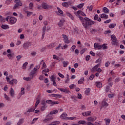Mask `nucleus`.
I'll return each instance as SVG.
<instances>
[{"label":"nucleus","mask_w":125,"mask_h":125,"mask_svg":"<svg viewBox=\"0 0 125 125\" xmlns=\"http://www.w3.org/2000/svg\"><path fill=\"white\" fill-rule=\"evenodd\" d=\"M42 8H43V9H46V10L49 9V8H51L52 7L51 5L47 4V3H42Z\"/></svg>","instance_id":"obj_4"},{"label":"nucleus","mask_w":125,"mask_h":125,"mask_svg":"<svg viewBox=\"0 0 125 125\" xmlns=\"http://www.w3.org/2000/svg\"><path fill=\"white\" fill-rule=\"evenodd\" d=\"M56 46V44L55 43H51L49 45H47V47L48 48H53V47H55Z\"/></svg>","instance_id":"obj_19"},{"label":"nucleus","mask_w":125,"mask_h":125,"mask_svg":"<svg viewBox=\"0 0 125 125\" xmlns=\"http://www.w3.org/2000/svg\"><path fill=\"white\" fill-rule=\"evenodd\" d=\"M58 75L60 77V78H62V79H64V78H65V76H64L63 74L61 73H58Z\"/></svg>","instance_id":"obj_64"},{"label":"nucleus","mask_w":125,"mask_h":125,"mask_svg":"<svg viewBox=\"0 0 125 125\" xmlns=\"http://www.w3.org/2000/svg\"><path fill=\"white\" fill-rule=\"evenodd\" d=\"M83 5H84V3H81L77 6V7H78V8H82Z\"/></svg>","instance_id":"obj_56"},{"label":"nucleus","mask_w":125,"mask_h":125,"mask_svg":"<svg viewBox=\"0 0 125 125\" xmlns=\"http://www.w3.org/2000/svg\"><path fill=\"white\" fill-rule=\"evenodd\" d=\"M10 24H15L16 23V21H17V19L14 17H11L10 18Z\"/></svg>","instance_id":"obj_10"},{"label":"nucleus","mask_w":125,"mask_h":125,"mask_svg":"<svg viewBox=\"0 0 125 125\" xmlns=\"http://www.w3.org/2000/svg\"><path fill=\"white\" fill-rule=\"evenodd\" d=\"M13 54L9 53L7 54V57H8L9 59L12 60L13 56Z\"/></svg>","instance_id":"obj_38"},{"label":"nucleus","mask_w":125,"mask_h":125,"mask_svg":"<svg viewBox=\"0 0 125 125\" xmlns=\"http://www.w3.org/2000/svg\"><path fill=\"white\" fill-rule=\"evenodd\" d=\"M89 92H90V88H88L85 90V93L86 95H88V93H89Z\"/></svg>","instance_id":"obj_48"},{"label":"nucleus","mask_w":125,"mask_h":125,"mask_svg":"<svg viewBox=\"0 0 125 125\" xmlns=\"http://www.w3.org/2000/svg\"><path fill=\"white\" fill-rule=\"evenodd\" d=\"M10 93V95H11V96H12V97H13V96H14V89H13V88H11Z\"/></svg>","instance_id":"obj_30"},{"label":"nucleus","mask_w":125,"mask_h":125,"mask_svg":"<svg viewBox=\"0 0 125 125\" xmlns=\"http://www.w3.org/2000/svg\"><path fill=\"white\" fill-rule=\"evenodd\" d=\"M28 65V62H25L22 65V69L23 70H25L26 69V67H27V65Z\"/></svg>","instance_id":"obj_40"},{"label":"nucleus","mask_w":125,"mask_h":125,"mask_svg":"<svg viewBox=\"0 0 125 125\" xmlns=\"http://www.w3.org/2000/svg\"><path fill=\"white\" fill-rule=\"evenodd\" d=\"M72 4V3L71 1H68V2H63L62 3V5L63 6V7H69V5H71Z\"/></svg>","instance_id":"obj_13"},{"label":"nucleus","mask_w":125,"mask_h":125,"mask_svg":"<svg viewBox=\"0 0 125 125\" xmlns=\"http://www.w3.org/2000/svg\"><path fill=\"white\" fill-rule=\"evenodd\" d=\"M16 58L17 59V61H20V59L22 58V56L18 55L16 57Z\"/></svg>","instance_id":"obj_53"},{"label":"nucleus","mask_w":125,"mask_h":125,"mask_svg":"<svg viewBox=\"0 0 125 125\" xmlns=\"http://www.w3.org/2000/svg\"><path fill=\"white\" fill-rule=\"evenodd\" d=\"M104 13H109V9H108V8L106 7H104Z\"/></svg>","instance_id":"obj_29"},{"label":"nucleus","mask_w":125,"mask_h":125,"mask_svg":"<svg viewBox=\"0 0 125 125\" xmlns=\"http://www.w3.org/2000/svg\"><path fill=\"white\" fill-rule=\"evenodd\" d=\"M108 103H107V102H105V101H103L102 103V105L101 107V109H102V108H103V107H108Z\"/></svg>","instance_id":"obj_17"},{"label":"nucleus","mask_w":125,"mask_h":125,"mask_svg":"<svg viewBox=\"0 0 125 125\" xmlns=\"http://www.w3.org/2000/svg\"><path fill=\"white\" fill-rule=\"evenodd\" d=\"M25 13H26L27 14V16L28 17H30V16L32 15V14H33V12H29V11H25Z\"/></svg>","instance_id":"obj_39"},{"label":"nucleus","mask_w":125,"mask_h":125,"mask_svg":"<svg viewBox=\"0 0 125 125\" xmlns=\"http://www.w3.org/2000/svg\"><path fill=\"white\" fill-rule=\"evenodd\" d=\"M90 32L92 34H93V33H96V32H97V30L92 28L91 29Z\"/></svg>","instance_id":"obj_55"},{"label":"nucleus","mask_w":125,"mask_h":125,"mask_svg":"<svg viewBox=\"0 0 125 125\" xmlns=\"http://www.w3.org/2000/svg\"><path fill=\"white\" fill-rule=\"evenodd\" d=\"M15 2H16V4L13 7V9H16L18 6H22V3L20 0H15Z\"/></svg>","instance_id":"obj_3"},{"label":"nucleus","mask_w":125,"mask_h":125,"mask_svg":"<svg viewBox=\"0 0 125 125\" xmlns=\"http://www.w3.org/2000/svg\"><path fill=\"white\" fill-rule=\"evenodd\" d=\"M75 49H76V45H73L71 48H70V50L71 51H74V50H75Z\"/></svg>","instance_id":"obj_54"},{"label":"nucleus","mask_w":125,"mask_h":125,"mask_svg":"<svg viewBox=\"0 0 125 125\" xmlns=\"http://www.w3.org/2000/svg\"><path fill=\"white\" fill-rule=\"evenodd\" d=\"M62 37L63 38V41L65 43H70V41L68 38V36L65 34H62Z\"/></svg>","instance_id":"obj_8"},{"label":"nucleus","mask_w":125,"mask_h":125,"mask_svg":"<svg viewBox=\"0 0 125 125\" xmlns=\"http://www.w3.org/2000/svg\"><path fill=\"white\" fill-rule=\"evenodd\" d=\"M25 89L23 87L21 88V95H23V94H25V91H24Z\"/></svg>","instance_id":"obj_44"},{"label":"nucleus","mask_w":125,"mask_h":125,"mask_svg":"<svg viewBox=\"0 0 125 125\" xmlns=\"http://www.w3.org/2000/svg\"><path fill=\"white\" fill-rule=\"evenodd\" d=\"M45 31H46V26H44L42 28V40H43L44 39V35H45Z\"/></svg>","instance_id":"obj_15"},{"label":"nucleus","mask_w":125,"mask_h":125,"mask_svg":"<svg viewBox=\"0 0 125 125\" xmlns=\"http://www.w3.org/2000/svg\"><path fill=\"white\" fill-rule=\"evenodd\" d=\"M87 9H89V11H92V9L93 8V6L91 5L90 6L87 7Z\"/></svg>","instance_id":"obj_51"},{"label":"nucleus","mask_w":125,"mask_h":125,"mask_svg":"<svg viewBox=\"0 0 125 125\" xmlns=\"http://www.w3.org/2000/svg\"><path fill=\"white\" fill-rule=\"evenodd\" d=\"M51 120H52V118L51 117H50V118H48V115L47 116V118L43 120V122L44 123H47V122H50V121H51Z\"/></svg>","instance_id":"obj_23"},{"label":"nucleus","mask_w":125,"mask_h":125,"mask_svg":"<svg viewBox=\"0 0 125 125\" xmlns=\"http://www.w3.org/2000/svg\"><path fill=\"white\" fill-rule=\"evenodd\" d=\"M4 98L6 99V100H7L8 101H10V98H9L8 96L6 95V94H4Z\"/></svg>","instance_id":"obj_43"},{"label":"nucleus","mask_w":125,"mask_h":125,"mask_svg":"<svg viewBox=\"0 0 125 125\" xmlns=\"http://www.w3.org/2000/svg\"><path fill=\"white\" fill-rule=\"evenodd\" d=\"M46 103L51 104V106H53V105L58 104V102H53L51 100H47L46 101Z\"/></svg>","instance_id":"obj_5"},{"label":"nucleus","mask_w":125,"mask_h":125,"mask_svg":"<svg viewBox=\"0 0 125 125\" xmlns=\"http://www.w3.org/2000/svg\"><path fill=\"white\" fill-rule=\"evenodd\" d=\"M117 24L116 23H111L109 25V28H110V29H113L114 28H115V27H116Z\"/></svg>","instance_id":"obj_31"},{"label":"nucleus","mask_w":125,"mask_h":125,"mask_svg":"<svg viewBox=\"0 0 125 125\" xmlns=\"http://www.w3.org/2000/svg\"><path fill=\"white\" fill-rule=\"evenodd\" d=\"M74 119H76V117H66V120H74Z\"/></svg>","instance_id":"obj_62"},{"label":"nucleus","mask_w":125,"mask_h":125,"mask_svg":"<svg viewBox=\"0 0 125 125\" xmlns=\"http://www.w3.org/2000/svg\"><path fill=\"white\" fill-rule=\"evenodd\" d=\"M2 29H3L4 30H6L7 29H9V26L8 25L6 24H2L1 25Z\"/></svg>","instance_id":"obj_25"},{"label":"nucleus","mask_w":125,"mask_h":125,"mask_svg":"<svg viewBox=\"0 0 125 125\" xmlns=\"http://www.w3.org/2000/svg\"><path fill=\"white\" fill-rule=\"evenodd\" d=\"M78 124L80 125H86V122L84 120L83 121H79Z\"/></svg>","instance_id":"obj_35"},{"label":"nucleus","mask_w":125,"mask_h":125,"mask_svg":"<svg viewBox=\"0 0 125 125\" xmlns=\"http://www.w3.org/2000/svg\"><path fill=\"white\" fill-rule=\"evenodd\" d=\"M100 18H102V19L104 18V19H108V17L107 15L104 13L101 15Z\"/></svg>","instance_id":"obj_21"},{"label":"nucleus","mask_w":125,"mask_h":125,"mask_svg":"<svg viewBox=\"0 0 125 125\" xmlns=\"http://www.w3.org/2000/svg\"><path fill=\"white\" fill-rule=\"evenodd\" d=\"M66 15L70 17L72 20H74V18L73 15H72L70 13H66Z\"/></svg>","instance_id":"obj_36"},{"label":"nucleus","mask_w":125,"mask_h":125,"mask_svg":"<svg viewBox=\"0 0 125 125\" xmlns=\"http://www.w3.org/2000/svg\"><path fill=\"white\" fill-rule=\"evenodd\" d=\"M42 73H48V72H49V69L48 68H46L42 70Z\"/></svg>","instance_id":"obj_59"},{"label":"nucleus","mask_w":125,"mask_h":125,"mask_svg":"<svg viewBox=\"0 0 125 125\" xmlns=\"http://www.w3.org/2000/svg\"><path fill=\"white\" fill-rule=\"evenodd\" d=\"M18 82L17 81V80L16 79H13L12 80L9 81V83L10 84H13V83H15L16 84V83H17Z\"/></svg>","instance_id":"obj_24"},{"label":"nucleus","mask_w":125,"mask_h":125,"mask_svg":"<svg viewBox=\"0 0 125 125\" xmlns=\"http://www.w3.org/2000/svg\"><path fill=\"white\" fill-rule=\"evenodd\" d=\"M41 104L42 105H46V102H45L44 100L42 101L41 102Z\"/></svg>","instance_id":"obj_58"},{"label":"nucleus","mask_w":125,"mask_h":125,"mask_svg":"<svg viewBox=\"0 0 125 125\" xmlns=\"http://www.w3.org/2000/svg\"><path fill=\"white\" fill-rule=\"evenodd\" d=\"M30 46H32V43L30 42H26L24 43L23 44V47L24 49H27V48H29Z\"/></svg>","instance_id":"obj_6"},{"label":"nucleus","mask_w":125,"mask_h":125,"mask_svg":"<svg viewBox=\"0 0 125 125\" xmlns=\"http://www.w3.org/2000/svg\"><path fill=\"white\" fill-rule=\"evenodd\" d=\"M90 114H91V111H86L85 112V117H87V116H90Z\"/></svg>","instance_id":"obj_45"},{"label":"nucleus","mask_w":125,"mask_h":125,"mask_svg":"<svg viewBox=\"0 0 125 125\" xmlns=\"http://www.w3.org/2000/svg\"><path fill=\"white\" fill-rule=\"evenodd\" d=\"M50 80L51 82H54L55 81V77L54 76L52 75L50 77Z\"/></svg>","instance_id":"obj_52"},{"label":"nucleus","mask_w":125,"mask_h":125,"mask_svg":"<svg viewBox=\"0 0 125 125\" xmlns=\"http://www.w3.org/2000/svg\"><path fill=\"white\" fill-rule=\"evenodd\" d=\"M23 80L24 81H26V82H30V81H31V80H33V78L32 77H23Z\"/></svg>","instance_id":"obj_28"},{"label":"nucleus","mask_w":125,"mask_h":125,"mask_svg":"<svg viewBox=\"0 0 125 125\" xmlns=\"http://www.w3.org/2000/svg\"><path fill=\"white\" fill-rule=\"evenodd\" d=\"M96 83L97 87H99V88H100V87H102V83L100 82H96Z\"/></svg>","instance_id":"obj_33"},{"label":"nucleus","mask_w":125,"mask_h":125,"mask_svg":"<svg viewBox=\"0 0 125 125\" xmlns=\"http://www.w3.org/2000/svg\"><path fill=\"white\" fill-rule=\"evenodd\" d=\"M102 48L104 49V50H105V49H107L108 48V47L105 44H103L102 45Z\"/></svg>","instance_id":"obj_42"},{"label":"nucleus","mask_w":125,"mask_h":125,"mask_svg":"<svg viewBox=\"0 0 125 125\" xmlns=\"http://www.w3.org/2000/svg\"><path fill=\"white\" fill-rule=\"evenodd\" d=\"M24 123V118H22L19 120L17 125H21Z\"/></svg>","instance_id":"obj_26"},{"label":"nucleus","mask_w":125,"mask_h":125,"mask_svg":"<svg viewBox=\"0 0 125 125\" xmlns=\"http://www.w3.org/2000/svg\"><path fill=\"white\" fill-rule=\"evenodd\" d=\"M78 18L81 20V21L85 29H89L90 26H92L93 24H95V21L91 20L88 18H83V17H81V16H78Z\"/></svg>","instance_id":"obj_1"},{"label":"nucleus","mask_w":125,"mask_h":125,"mask_svg":"<svg viewBox=\"0 0 125 125\" xmlns=\"http://www.w3.org/2000/svg\"><path fill=\"white\" fill-rule=\"evenodd\" d=\"M47 107V105H42L41 106V111H42V112H43V111H44Z\"/></svg>","instance_id":"obj_37"},{"label":"nucleus","mask_w":125,"mask_h":125,"mask_svg":"<svg viewBox=\"0 0 125 125\" xmlns=\"http://www.w3.org/2000/svg\"><path fill=\"white\" fill-rule=\"evenodd\" d=\"M114 94H109L108 97L109 98H113V97H114Z\"/></svg>","instance_id":"obj_63"},{"label":"nucleus","mask_w":125,"mask_h":125,"mask_svg":"<svg viewBox=\"0 0 125 125\" xmlns=\"http://www.w3.org/2000/svg\"><path fill=\"white\" fill-rule=\"evenodd\" d=\"M69 81H70V78H69V75H66V80L65 81L66 83H68Z\"/></svg>","instance_id":"obj_46"},{"label":"nucleus","mask_w":125,"mask_h":125,"mask_svg":"<svg viewBox=\"0 0 125 125\" xmlns=\"http://www.w3.org/2000/svg\"><path fill=\"white\" fill-rule=\"evenodd\" d=\"M34 111H35V109H33V108H29L26 112H24V115H29V113L34 112Z\"/></svg>","instance_id":"obj_16"},{"label":"nucleus","mask_w":125,"mask_h":125,"mask_svg":"<svg viewBox=\"0 0 125 125\" xmlns=\"http://www.w3.org/2000/svg\"><path fill=\"white\" fill-rule=\"evenodd\" d=\"M96 119H97V118H96V117L92 116V117L88 118L87 121H88V122H91L92 123H93L94 122L96 121Z\"/></svg>","instance_id":"obj_12"},{"label":"nucleus","mask_w":125,"mask_h":125,"mask_svg":"<svg viewBox=\"0 0 125 125\" xmlns=\"http://www.w3.org/2000/svg\"><path fill=\"white\" fill-rule=\"evenodd\" d=\"M37 71V69H36V67H34L33 70L30 72V74H29V77H32V78H34V75L35 74H36V71Z\"/></svg>","instance_id":"obj_14"},{"label":"nucleus","mask_w":125,"mask_h":125,"mask_svg":"<svg viewBox=\"0 0 125 125\" xmlns=\"http://www.w3.org/2000/svg\"><path fill=\"white\" fill-rule=\"evenodd\" d=\"M20 39L21 40H23V39H25V36H24V34H21Z\"/></svg>","instance_id":"obj_60"},{"label":"nucleus","mask_w":125,"mask_h":125,"mask_svg":"<svg viewBox=\"0 0 125 125\" xmlns=\"http://www.w3.org/2000/svg\"><path fill=\"white\" fill-rule=\"evenodd\" d=\"M53 59H55L56 60H60L59 57L56 56V55H53Z\"/></svg>","instance_id":"obj_47"},{"label":"nucleus","mask_w":125,"mask_h":125,"mask_svg":"<svg viewBox=\"0 0 125 125\" xmlns=\"http://www.w3.org/2000/svg\"><path fill=\"white\" fill-rule=\"evenodd\" d=\"M58 89H59V90H60L62 92H64V93H67V94H68L69 93H70V92H71L70 90H69V89H68V88H58Z\"/></svg>","instance_id":"obj_7"},{"label":"nucleus","mask_w":125,"mask_h":125,"mask_svg":"<svg viewBox=\"0 0 125 125\" xmlns=\"http://www.w3.org/2000/svg\"><path fill=\"white\" fill-rule=\"evenodd\" d=\"M60 124V121H55L52 122V125H59Z\"/></svg>","instance_id":"obj_34"},{"label":"nucleus","mask_w":125,"mask_h":125,"mask_svg":"<svg viewBox=\"0 0 125 125\" xmlns=\"http://www.w3.org/2000/svg\"><path fill=\"white\" fill-rule=\"evenodd\" d=\"M84 81V78H82L78 82V83L79 84H82L83 83V82Z\"/></svg>","instance_id":"obj_32"},{"label":"nucleus","mask_w":125,"mask_h":125,"mask_svg":"<svg viewBox=\"0 0 125 125\" xmlns=\"http://www.w3.org/2000/svg\"><path fill=\"white\" fill-rule=\"evenodd\" d=\"M57 113H58V110L57 109H55L54 110L51 111L50 112V115H54V114H57Z\"/></svg>","instance_id":"obj_27"},{"label":"nucleus","mask_w":125,"mask_h":125,"mask_svg":"<svg viewBox=\"0 0 125 125\" xmlns=\"http://www.w3.org/2000/svg\"><path fill=\"white\" fill-rule=\"evenodd\" d=\"M63 67H67V66L68 65V62L64 61L63 62Z\"/></svg>","instance_id":"obj_57"},{"label":"nucleus","mask_w":125,"mask_h":125,"mask_svg":"<svg viewBox=\"0 0 125 125\" xmlns=\"http://www.w3.org/2000/svg\"><path fill=\"white\" fill-rule=\"evenodd\" d=\"M57 8L58 12H59L60 13V14H63V11H62L61 10V9H60V8L58 7Z\"/></svg>","instance_id":"obj_50"},{"label":"nucleus","mask_w":125,"mask_h":125,"mask_svg":"<svg viewBox=\"0 0 125 125\" xmlns=\"http://www.w3.org/2000/svg\"><path fill=\"white\" fill-rule=\"evenodd\" d=\"M65 22V20L64 19H62L60 21V22L58 23V25L59 27H62L63 26V24Z\"/></svg>","instance_id":"obj_18"},{"label":"nucleus","mask_w":125,"mask_h":125,"mask_svg":"<svg viewBox=\"0 0 125 125\" xmlns=\"http://www.w3.org/2000/svg\"><path fill=\"white\" fill-rule=\"evenodd\" d=\"M100 66V63H98L97 65H95L92 69H91V72H93V73H94V72H97L98 67Z\"/></svg>","instance_id":"obj_9"},{"label":"nucleus","mask_w":125,"mask_h":125,"mask_svg":"<svg viewBox=\"0 0 125 125\" xmlns=\"http://www.w3.org/2000/svg\"><path fill=\"white\" fill-rule=\"evenodd\" d=\"M94 46L95 49H101V48H102V45H100L98 43H95L94 44Z\"/></svg>","instance_id":"obj_11"},{"label":"nucleus","mask_w":125,"mask_h":125,"mask_svg":"<svg viewBox=\"0 0 125 125\" xmlns=\"http://www.w3.org/2000/svg\"><path fill=\"white\" fill-rule=\"evenodd\" d=\"M94 20L95 21L97 20L98 22H101V21H102L101 18H98V15L97 14L95 15L94 17Z\"/></svg>","instance_id":"obj_20"},{"label":"nucleus","mask_w":125,"mask_h":125,"mask_svg":"<svg viewBox=\"0 0 125 125\" xmlns=\"http://www.w3.org/2000/svg\"><path fill=\"white\" fill-rule=\"evenodd\" d=\"M86 51V48H84V49H83L81 50L80 54L81 55L83 54V53H84V52H85Z\"/></svg>","instance_id":"obj_49"},{"label":"nucleus","mask_w":125,"mask_h":125,"mask_svg":"<svg viewBox=\"0 0 125 125\" xmlns=\"http://www.w3.org/2000/svg\"><path fill=\"white\" fill-rule=\"evenodd\" d=\"M44 68H46V64H45V62H43L42 69H43Z\"/></svg>","instance_id":"obj_61"},{"label":"nucleus","mask_w":125,"mask_h":125,"mask_svg":"<svg viewBox=\"0 0 125 125\" xmlns=\"http://www.w3.org/2000/svg\"><path fill=\"white\" fill-rule=\"evenodd\" d=\"M29 9H33L34 8V3L30 2L29 5Z\"/></svg>","instance_id":"obj_41"},{"label":"nucleus","mask_w":125,"mask_h":125,"mask_svg":"<svg viewBox=\"0 0 125 125\" xmlns=\"http://www.w3.org/2000/svg\"><path fill=\"white\" fill-rule=\"evenodd\" d=\"M67 113L64 112L61 115V118H62V119H63V120H65V119L67 120Z\"/></svg>","instance_id":"obj_22"},{"label":"nucleus","mask_w":125,"mask_h":125,"mask_svg":"<svg viewBox=\"0 0 125 125\" xmlns=\"http://www.w3.org/2000/svg\"><path fill=\"white\" fill-rule=\"evenodd\" d=\"M111 39L112 42H113L112 43V45H115L116 46H118V44H119V42L115 35H111Z\"/></svg>","instance_id":"obj_2"}]
</instances>
